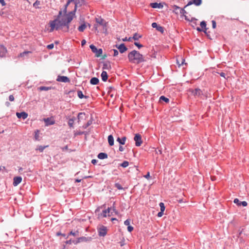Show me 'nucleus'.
I'll return each instance as SVG.
<instances>
[{
	"label": "nucleus",
	"mask_w": 249,
	"mask_h": 249,
	"mask_svg": "<svg viewBox=\"0 0 249 249\" xmlns=\"http://www.w3.org/2000/svg\"><path fill=\"white\" fill-rule=\"evenodd\" d=\"M142 36L141 35H140L139 34L137 33H135L132 37L133 39L135 40H138L139 38H141Z\"/></svg>",
	"instance_id": "nucleus-28"
},
{
	"label": "nucleus",
	"mask_w": 249,
	"mask_h": 249,
	"mask_svg": "<svg viewBox=\"0 0 249 249\" xmlns=\"http://www.w3.org/2000/svg\"><path fill=\"white\" fill-rule=\"evenodd\" d=\"M119 150L120 151L122 152L124 150V148L122 146H120Z\"/></svg>",
	"instance_id": "nucleus-61"
},
{
	"label": "nucleus",
	"mask_w": 249,
	"mask_h": 249,
	"mask_svg": "<svg viewBox=\"0 0 249 249\" xmlns=\"http://www.w3.org/2000/svg\"><path fill=\"white\" fill-rule=\"evenodd\" d=\"M134 45L135 46H136L137 47H138L139 49H140L142 47V45L141 44H140L139 43L137 42H135L134 43Z\"/></svg>",
	"instance_id": "nucleus-45"
},
{
	"label": "nucleus",
	"mask_w": 249,
	"mask_h": 249,
	"mask_svg": "<svg viewBox=\"0 0 249 249\" xmlns=\"http://www.w3.org/2000/svg\"><path fill=\"white\" fill-rule=\"evenodd\" d=\"M127 230L129 232H131L133 230V227L131 226L127 227Z\"/></svg>",
	"instance_id": "nucleus-50"
},
{
	"label": "nucleus",
	"mask_w": 249,
	"mask_h": 249,
	"mask_svg": "<svg viewBox=\"0 0 249 249\" xmlns=\"http://www.w3.org/2000/svg\"><path fill=\"white\" fill-rule=\"evenodd\" d=\"M22 181V178L21 177H16L14 178L13 184L14 186H17Z\"/></svg>",
	"instance_id": "nucleus-10"
},
{
	"label": "nucleus",
	"mask_w": 249,
	"mask_h": 249,
	"mask_svg": "<svg viewBox=\"0 0 249 249\" xmlns=\"http://www.w3.org/2000/svg\"><path fill=\"white\" fill-rule=\"evenodd\" d=\"M220 74V75L224 78H226L225 77V76H226V74L224 72H221L219 73Z\"/></svg>",
	"instance_id": "nucleus-60"
},
{
	"label": "nucleus",
	"mask_w": 249,
	"mask_h": 249,
	"mask_svg": "<svg viewBox=\"0 0 249 249\" xmlns=\"http://www.w3.org/2000/svg\"><path fill=\"white\" fill-rule=\"evenodd\" d=\"M200 26L202 29H206V23L204 21H202L200 22Z\"/></svg>",
	"instance_id": "nucleus-37"
},
{
	"label": "nucleus",
	"mask_w": 249,
	"mask_h": 249,
	"mask_svg": "<svg viewBox=\"0 0 249 249\" xmlns=\"http://www.w3.org/2000/svg\"><path fill=\"white\" fill-rule=\"evenodd\" d=\"M126 137H123L122 138H119L118 137L117 139V141L121 144H125V141H126Z\"/></svg>",
	"instance_id": "nucleus-18"
},
{
	"label": "nucleus",
	"mask_w": 249,
	"mask_h": 249,
	"mask_svg": "<svg viewBox=\"0 0 249 249\" xmlns=\"http://www.w3.org/2000/svg\"><path fill=\"white\" fill-rule=\"evenodd\" d=\"M131 38H132L131 37H129L128 39H127V37H125L123 39V40L124 41H127V40L128 41H130L131 40Z\"/></svg>",
	"instance_id": "nucleus-59"
},
{
	"label": "nucleus",
	"mask_w": 249,
	"mask_h": 249,
	"mask_svg": "<svg viewBox=\"0 0 249 249\" xmlns=\"http://www.w3.org/2000/svg\"><path fill=\"white\" fill-rule=\"evenodd\" d=\"M115 187H116L118 190H122L123 188V187H122V186L120 184H119V183H116L115 184Z\"/></svg>",
	"instance_id": "nucleus-39"
},
{
	"label": "nucleus",
	"mask_w": 249,
	"mask_h": 249,
	"mask_svg": "<svg viewBox=\"0 0 249 249\" xmlns=\"http://www.w3.org/2000/svg\"><path fill=\"white\" fill-rule=\"evenodd\" d=\"M111 211V208H108L107 209L103 211L101 214H99L98 217H106L107 216V215L109 216L110 215V213Z\"/></svg>",
	"instance_id": "nucleus-6"
},
{
	"label": "nucleus",
	"mask_w": 249,
	"mask_h": 249,
	"mask_svg": "<svg viewBox=\"0 0 249 249\" xmlns=\"http://www.w3.org/2000/svg\"><path fill=\"white\" fill-rule=\"evenodd\" d=\"M51 89V87H44V86H41L38 88L39 90L40 91H42V90L47 91V90L50 89Z\"/></svg>",
	"instance_id": "nucleus-29"
},
{
	"label": "nucleus",
	"mask_w": 249,
	"mask_h": 249,
	"mask_svg": "<svg viewBox=\"0 0 249 249\" xmlns=\"http://www.w3.org/2000/svg\"><path fill=\"white\" fill-rule=\"evenodd\" d=\"M85 115V113L84 112H80L78 115V119L79 120L80 118H82L83 117V116H84Z\"/></svg>",
	"instance_id": "nucleus-43"
},
{
	"label": "nucleus",
	"mask_w": 249,
	"mask_h": 249,
	"mask_svg": "<svg viewBox=\"0 0 249 249\" xmlns=\"http://www.w3.org/2000/svg\"><path fill=\"white\" fill-rule=\"evenodd\" d=\"M196 20L197 19L194 18H191V25L194 27L196 25Z\"/></svg>",
	"instance_id": "nucleus-27"
},
{
	"label": "nucleus",
	"mask_w": 249,
	"mask_h": 249,
	"mask_svg": "<svg viewBox=\"0 0 249 249\" xmlns=\"http://www.w3.org/2000/svg\"><path fill=\"white\" fill-rule=\"evenodd\" d=\"M129 165V162L127 161H124L121 164V166L124 168L127 167Z\"/></svg>",
	"instance_id": "nucleus-33"
},
{
	"label": "nucleus",
	"mask_w": 249,
	"mask_h": 249,
	"mask_svg": "<svg viewBox=\"0 0 249 249\" xmlns=\"http://www.w3.org/2000/svg\"><path fill=\"white\" fill-rule=\"evenodd\" d=\"M130 222H131V220L130 219H127L124 222V224L125 225L127 226V227H128L129 226H130Z\"/></svg>",
	"instance_id": "nucleus-40"
},
{
	"label": "nucleus",
	"mask_w": 249,
	"mask_h": 249,
	"mask_svg": "<svg viewBox=\"0 0 249 249\" xmlns=\"http://www.w3.org/2000/svg\"><path fill=\"white\" fill-rule=\"evenodd\" d=\"M38 132V131L37 130L36 132V135H35V139L36 140H38V134H37V133Z\"/></svg>",
	"instance_id": "nucleus-54"
},
{
	"label": "nucleus",
	"mask_w": 249,
	"mask_h": 249,
	"mask_svg": "<svg viewBox=\"0 0 249 249\" xmlns=\"http://www.w3.org/2000/svg\"><path fill=\"white\" fill-rule=\"evenodd\" d=\"M103 21H104V20L102 18H101V19L97 18L96 19V22L101 25L103 24Z\"/></svg>",
	"instance_id": "nucleus-42"
},
{
	"label": "nucleus",
	"mask_w": 249,
	"mask_h": 249,
	"mask_svg": "<svg viewBox=\"0 0 249 249\" xmlns=\"http://www.w3.org/2000/svg\"><path fill=\"white\" fill-rule=\"evenodd\" d=\"M71 235H72L73 236H76L78 235V231H76L75 232L71 231L70 233Z\"/></svg>",
	"instance_id": "nucleus-47"
},
{
	"label": "nucleus",
	"mask_w": 249,
	"mask_h": 249,
	"mask_svg": "<svg viewBox=\"0 0 249 249\" xmlns=\"http://www.w3.org/2000/svg\"><path fill=\"white\" fill-rule=\"evenodd\" d=\"M234 203L236 204L238 206H240V203L241 202L238 198L234 199L233 201Z\"/></svg>",
	"instance_id": "nucleus-44"
},
{
	"label": "nucleus",
	"mask_w": 249,
	"mask_h": 249,
	"mask_svg": "<svg viewBox=\"0 0 249 249\" xmlns=\"http://www.w3.org/2000/svg\"><path fill=\"white\" fill-rule=\"evenodd\" d=\"M9 100L10 101H13L14 100V97L13 96V95H10L9 97Z\"/></svg>",
	"instance_id": "nucleus-52"
},
{
	"label": "nucleus",
	"mask_w": 249,
	"mask_h": 249,
	"mask_svg": "<svg viewBox=\"0 0 249 249\" xmlns=\"http://www.w3.org/2000/svg\"><path fill=\"white\" fill-rule=\"evenodd\" d=\"M108 142L110 146H112L114 144V138L112 135H110L108 136Z\"/></svg>",
	"instance_id": "nucleus-20"
},
{
	"label": "nucleus",
	"mask_w": 249,
	"mask_h": 249,
	"mask_svg": "<svg viewBox=\"0 0 249 249\" xmlns=\"http://www.w3.org/2000/svg\"><path fill=\"white\" fill-rule=\"evenodd\" d=\"M48 146H49L48 145H46V146H43L40 145V146H37V148L36 149V150H38L40 152H42L43 151V150H44V149L46 147H48Z\"/></svg>",
	"instance_id": "nucleus-24"
},
{
	"label": "nucleus",
	"mask_w": 249,
	"mask_h": 249,
	"mask_svg": "<svg viewBox=\"0 0 249 249\" xmlns=\"http://www.w3.org/2000/svg\"><path fill=\"white\" fill-rule=\"evenodd\" d=\"M74 0H68V2H67V4L65 5V13H66L67 7L68 6V5L70 4V3L71 2L74 1Z\"/></svg>",
	"instance_id": "nucleus-48"
},
{
	"label": "nucleus",
	"mask_w": 249,
	"mask_h": 249,
	"mask_svg": "<svg viewBox=\"0 0 249 249\" xmlns=\"http://www.w3.org/2000/svg\"><path fill=\"white\" fill-rule=\"evenodd\" d=\"M91 124V122H88L87 123V124H85V125H84L83 126V127H84V128H87V127H88L89 125H90V124Z\"/></svg>",
	"instance_id": "nucleus-51"
},
{
	"label": "nucleus",
	"mask_w": 249,
	"mask_h": 249,
	"mask_svg": "<svg viewBox=\"0 0 249 249\" xmlns=\"http://www.w3.org/2000/svg\"><path fill=\"white\" fill-rule=\"evenodd\" d=\"M86 43V40L85 39H83L82 40V42H81V45L82 46H83L84 45H85Z\"/></svg>",
	"instance_id": "nucleus-56"
},
{
	"label": "nucleus",
	"mask_w": 249,
	"mask_h": 249,
	"mask_svg": "<svg viewBox=\"0 0 249 249\" xmlns=\"http://www.w3.org/2000/svg\"><path fill=\"white\" fill-rule=\"evenodd\" d=\"M85 241H86V238L85 237H81L78 238L77 241L76 242L75 244H77L78 243Z\"/></svg>",
	"instance_id": "nucleus-32"
},
{
	"label": "nucleus",
	"mask_w": 249,
	"mask_h": 249,
	"mask_svg": "<svg viewBox=\"0 0 249 249\" xmlns=\"http://www.w3.org/2000/svg\"><path fill=\"white\" fill-rule=\"evenodd\" d=\"M202 3V0H193V1H189L187 5L185 6L186 7V6L191 5L192 4H194L196 6L200 5Z\"/></svg>",
	"instance_id": "nucleus-15"
},
{
	"label": "nucleus",
	"mask_w": 249,
	"mask_h": 249,
	"mask_svg": "<svg viewBox=\"0 0 249 249\" xmlns=\"http://www.w3.org/2000/svg\"><path fill=\"white\" fill-rule=\"evenodd\" d=\"M111 69V66L109 62H105L103 63V69L110 70Z\"/></svg>",
	"instance_id": "nucleus-16"
},
{
	"label": "nucleus",
	"mask_w": 249,
	"mask_h": 249,
	"mask_svg": "<svg viewBox=\"0 0 249 249\" xmlns=\"http://www.w3.org/2000/svg\"><path fill=\"white\" fill-rule=\"evenodd\" d=\"M240 206L242 205L244 207H246L248 205L247 202L246 201H245L241 202L240 203Z\"/></svg>",
	"instance_id": "nucleus-49"
},
{
	"label": "nucleus",
	"mask_w": 249,
	"mask_h": 249,
	"mask_svg": "<svg viewBox=\"0 0 249 249\" xmlns=\"http://www.w3.org/2000/svg\"><path fill=\"white\" fill-rule=\"evenodd\" d=\"M101 76L102 80L103 81H104V82L107 81V78H108V75H107V72L106 71H103V72L101 73Z\"/></svg>",
	"instance_id": "nucleus-17"
},
{
	"label": "nucleus",
	"mask_w": 249,
	"mask_h": 249,
	"mask_svg": "<svg viewBox=\"0 0 249 249\" xmlns=\"http://www.w3.org/2000/svg\"><path fill=\"white\" fill-rule=\"evenodd\" d=\"M159 205L160 208V211L162 212H164L165 210V206L164 203L162 202H160Z\"/></svg>",
	"instance_id": "nucleus-36"
},
{
	"label": "nucleus",
	"mask_w": 249,
	"mask_h": 249,
	"mask_svg": "<svg viewBox=\"0 0 249 249\" xmlns=\"http://www.w3.org/2000/svg\"><path fill=\"white\" fill-rule=\"evenodd\" d=\"M97 161L96 160L93 159L91 160V163L93 164H95L96 163Z\"/></svg>",
	"instance_id": "nucleus-63"
},
{
	"label": "nucleus",
	"mask_w": 249,
	"mask_h": 249,
	"mask_svg": "<svg viewBox=\"0 0 249 249\" xmlns=\"http://www.w3.org/2000/svg\"><path fill=\"white\" fill-rule=\"evenodd\" d=\"M179 13L181 15H182L184 17V16H186L185 14L186 13V11L184 9H180L179 10Z\"/></svg>",
	"instance_id": "nucleus-41"
},
{
	"label": "nucleus",
	"mask_w": 249,
	"mask_h": 249,
	"mask_svg": "<svg viewBox=\"0 0 249 249\" xmlns=\"http://www.w3.org/2000/svg\"><path fill=\"white\" fill-rule=\"evenodd\" d=\"M7 53V50L6 48L1 46V57H2L4 54Z\"/></svg>",
	"instance_id": "nucleus-26"
},
{
	"label": "nucleus",
	"mask_w": 249,
	"mask_h": 249,
	"mask_svg": "<svg viewBox=\"0 0 249 249\" xmlns=\"http://www.w3.org/2000/svg\"><path fill=\"white\" fill-rule=\"evenodd\" d=\"M53 47H54V45L53 43L49 44V45H47V48L49 50H51V49H53Z\"/></svg>",
	"instance_id": "nucleus-46"
},
{
	"label": "nucleus",
	"mask_w": 249,
	"mask_h": 249,
	"mask_svg": "<svg viewBox=\"0 0 249 249\" xmlns=\"http://www.w3.org/2000/svg\"><path fill=\"white\" fill-rule=\"evenodd\" d=\"M98 158L103 160L107 158V155L105 153H100L98 155Z\"/></svg>",
	"instance_id": "nucleus-22"
},
{
	"label": "nucleus",
	"mask_w": 249,
	"mask_h": 249,
	"mask_svg": "<svg viewBox=\"0 0 249 249\" xmlns=\"http://www.w3.org/2000/svg\"><path fill=\"white\" fill-rule=\"evenodd\" d=\"M116 47L118 48L121 53H124L127 50V48L125 47L124 43H122L119 46L116 45Z\"/></svg>",
	"instance_id": "nucleus-9"
},
{
	"label": "nucleus",
	"mask_w": 249,
	"mask_h": 249,
	"mask_svg": "<svg viewBox=\"0 0 249 249\" xmlns=\"http://www.w3.org/2000/svg\"><path fill=\"white\" fill-rule=\"evenodd\" d=\"M163 212L160 211V212H159L158 213V217H161L163 215Z\"/></svg>",
	"instance_id": "nucleus-53"
},
{
	"label": "nucleus",
	"mask_w": 249,
	"mask_h": 249,
	"mask_svg": "<svg viewBox=\"0 0 249 249\" xmlns=\"http://www.w3.org/2000/svg\"><path fill=\"white\" fill-rule=\"evenodd\" d=\"M213 28H215L216 27V22L214 20L212 21Z\"/></svg>",
	"instance_id": "nucleus-55"
},
{
	"label": "nucleus",
	"mask_w": 249,
	"mask_h": 249,
	"mask_svg": "<svg viewBox=\"0 0 249 249\" xmlns=\"http://www.w3.org/2000/svg\"><path fill=\"white\" fill-rule=\"evenodd\" d=\"M189 91L192 93L195 96L199 97L203 95L202 91L199 89H190Z\"/></svg>",
	"instance_id": "nucleus-5"
},
{
	"label": "nucleus",
	"mask_w": 249,
	"mask_h": 249,
	"mask_svg": "<svg viewBox=\"0 0 249 249\" xmlns=\"http://www.w3.org/2000/svg\"><path fill=\"white\" fill-rule=\"evenodd\" d=\"M111 208V210H112L113 211V212H114L115 213H117V212L115 209V207L113 206L112 207V208Z\"/></svg>",
	"instance_id": "nucleus-57"
},
{
	"label": "nucleus",
	"mask_w": 249,
	"mask_h": 249,
	"mask_svg": "<svg viewBox=\"0 0 249 249\" xmlns=\"http://www.w3.org/2000/svg\"><path fill=\"white\" fill-rule=\"evenodd\" d=\"M150 6L153 8H162L163 5L161 3L153 2L150 3Z\"/></svg>",
	"instance_id": "nucleus-13"
},
{
	"label": "nucleus",
	"mask_w": 249,
	"mask_h": 249,
	"mask_svg": "<svg viewBox=\"0 0 249 249\" xmlns=\"http://www.w3.org/2000/svg\"><path fill=\"white\" fill-rule=\"evenodd\" d=\"M74 119H71L69 120V122H68V124L69 125V126L70 127H72L73 126V123H74Z\"/></svg>",
	"instance_id": "nucleus-38"
},
{
	"label": "nucleus",
	"mask_w": 249,
	"mask_h": 249,
	"mask_svg": "<svg viewBox=\"0 0 249 249\" xmlns=\"http://www.w3.org/2000/svg\"><path fill=\"white\" fill-rule=\"evenodd\" d=\"M185 59L179 57L177 59V63L178 64V66L180 67V66L182 65L183 63H184Z\"/></svg>",
	"instance_id": "nucleus-21"
},
{
	"label": "nucleus",
	"mask_w": 249,
	"mask_h": 249,
	"mask_svg": "<svg viewBox=\"0 0 249 249\" xmlns=\"http://www.w3.org/2000/svg\"><path fill=\"white\" fill-rule=\"evenodd\" d=\"M129 61L132 63L139 64L145 60L143 55L136 50H133L128 54Z\"/></svg>",
	"instance_id": "nucleus-2"
},
{
	"label": "nucleus",
	"mask_w": 249,
	"mask_h": 249,
	"mask_svg": "<svg viewBox=\"0 0 249 249\" xmlns=\"http://www.w3.org/2000/svg\"><path fill=\"white\" fill-rule=\"evenodd\" d=\"M152 27L154 28H156L158 31L162 33L164 32L163 28L161 26L158 25L156 22H153L152 23Z\"/></svg>",
	"instance_id": "nucleus-12"
},
{
	"label": "nucleus",
	"mask_w": 249,
	"mask_h": 249,
	"mask_svg": "<svg viewBox=\"0 0 249 249\" xmlns=\"http://www.w3.org/2000/svg\"><path fill=\"white\" fill-rule=\"evenodd\" d=\"M86 27L85 24H83L78 27V30L79 32H82L85 30Z\"/></svg>",
	"instance_id": "nucleus-25"
},
{
	"label": "nucleus",
	"mask_w": 249,
	"mask_h": 249,
	"mask_svg": "<svg viewBox=\"0 0 249 249\" xmlns=\"http://www.w3.org/2000/svg\"><path fill=\"white\" fill-rule=\"evenodd\" d=\"M77 95H78V97L79 98H80V99H82V98H84L87 99L88 97L87 96L84 95V94H83L82 91H81V90H78L77 91Z\"/></svg>",
	"instance_id": "nucleus-23"
},
{
	"label": "nucleus",
	"mask_w": 249,
	"mask_h": 249,
	"mask_svg": "<svg viewBox=\"0 0 249 249\" xmlns=\"http://www.w3.org/2000/svg\"><path fill=\"white\" fill-rule=\"evenodd\" d=\"M76 10V5H75L74 11L70 12L69 14H65L62 15V12L59 11L57 18L49 22L50 26V32H53L54 30H62L65 32H68L69 29V23L72 20L75 12Z\"/></svg>",
	"instance_id": "nucleus-1"
},
{
	"label": "nucleus",
	"mask_w": 249,
	"mask_h": 249,
	"mask_svg": "<svg viewBox=\"0 0 249 249\" xmlns=\"http://www.w3.org/2000/svg\"><path fill=\"white\" fill-rule=\"evenodd\" d=\"M16 115L18 118H22L24 120L28 117V114L25 112H17Z\"/></svg>",
	"instance_id": "nucleus-11"
},
{
	"label": "nucleus",
	"mask_w": 249,
	"mask_h": 249,
	"mask_svg": "<svg viewBox=\"0 0 249 249\" xmlns=\"http://www.w3.org/2000/svg\"><path fill=\"white\" fill-rule=\"evenodd\" d=\"M173 8L174 9V11L176 13V14H178V11H179V10H180V8L177 6V5H174L173 6Z\"/></svg>",
	"instance_id": "nucleus-31"
},
{
	"label": "nucleus",
	"mask_w": 249,
	"mask_h": 249,
	"mask_svg": "<svg viewBox=\"0 0 249 249\" xmlns=\"http://www.w3.org/2000/svg\"><path fill=\"white\" fill-rule=\"evenodd\" d=\"M99 82V79L96 77H92L90 80V83L91 85H97Z\"/></svg>",
	"instance_id": "nucleus-19"
},
{
	"label": "nucleus",
	"mask_w": 249,
	"mask_h": 249,
	"mask_svg": "<svg viewBox=\"0 0 249 249\" xmlns=\"http://www.w3.org/2000/svg\"><path fill=\"white\" fill-rule=\"evenodd\" d=\"M155 151H156V153L157 154H161L162 153V152L159 149V150H155Z\"/></svg>",
	"instance_id": "nucleus-58"
},
{
	"label": "nucleus",
	"mask_w": 249,
	"mask_h": 249,
	"mask_svg": "<svg viewBox=\"0 0 249 249\" xmlns=\"http://www.w3.org/2000/svg\"><path fill=\"white\" fill-rule=\"evenodd\" d=\"M184 17L185 20L191 21V19H190L187 16H184Z\"/></svg>",
	"instance_id": "nucleus-62"
},
{
	"label": "nucleus",
	"mask_w": 249,
	"mask_h": 249,
	"mask_svg": "<svg viewBox=\"0 0 249 249\" xmlns=\"http://www.w3.org/2000/svg\"><path fill=\"white\" fill-rule=\"evenodd\" d=\"M160 100L164 101L166 103H168L169 102V99L164 96H160Z\"/></svg>",
	"instance_id": "nucleus-30"
},
{
	"label": "nucleus",
	"mask_w": 249,
	"mask_h": 249,
	"mask_svg": "<svg viewBox=\"0 0 249 249\" xmlns=\"http://www.w3.org/2000/svg\"><path fill=\"white\" fill-rule=\"evenodd\" d=\"M134 140L135 142V145L136 146H140L142 143V137L140 134H136L134 138Z\"/></svg>",
	"instance_id": "nucleus-4"
},
{
	"label": "nucleus",
	"mask_w": 249,
	"mask_h": 249,
	"mask_svg": "<svg viewBox=\"0 0 249 249\" xmlns=\"http://www.w3.org/2000/svg\"><path fill=\"white\" fill-rule=\"evenodd\" d=\"M44 121L45 122L46 125H53L54 124V121L49 118L44 119Z\"/></svg>",
	"instance_id": "nucleus-14"
},
{
	"label": "nucleus",
	"mask_w": 249,
	"mask_h": 249,
	"mask_svg": "<svg viewBox=\"0 0 249 249\" xmlns=\"http://www.w3.org/2000/svg\"><path fill=\"white\" fill-rule=\"evenodd\" d=\"M107 228L102 226L99 229V235L100 236H104L107 234Z\"/></svg>",
	"instance_id": "nucleus-8"
},
{
	"label": "nucleus",
	"mask_w": 249,
	"mask_h": 249,
	"mask_svg": "<svg viewBox=\"0 0 249 249\" xmlns=\"http://www.w3.org/2000/svg\"><path fill=\"white\" fill-rule=\"evenodd\" d=\"M57 81L64 82V83H68L70 82L69 78L65 76H58L56 79Z\"/></svg>",
	"instance_id": "nucleus-7"
},
{
	"label": "nucleus",
	"mask_w": 249,
	"mask_h": 249,
	"mask_svg": "<svg viewBox=\"0 0 249 249\" xmlns=\"http://www.w3.org/2000/svg\"><path fill=\"white\" fill-rule=\"evenodd\" d=\"M92 52L95 53V56L97 57H100L102 54L103 51L102 49H97L93 45H90L89 46Z\"/></svg>",
	"instance_id": "nucleus-3"
},
{
	"label": "nucleus",
	"mask_w": 249,
	"mask_h": 249,
	"mask_svg": "<svg viewBox=\"0 0 249 249\" xmlns=\"http://www.w3.org/2000/svg\"><path fill=\"white\" fill-rule=\"evenodd\" d=\"M110 52L111 53H113V55L114 56H116L117 55H118V51L117 50H115V49L111 50L110 51Z\"/></svg>",
	"instance_id": "nucleus-34"
},
{
	"label": "nucleus",
	"mask_w": 249,
	"mask_h": 249,
	"mask_svg": "<svg viewBox=\"0 0 249 249\" xmlns=\"http://www.w3.org/2000/svg\"><path fill=\"white\" fill-rule=\"evenodd\" d=\"M31 52H29V51H25L22 53H20L19 55H18V57H24L25 55H27V54H28L29 53H30Z\"/></svg>",
	"instance_id": "nucleus-35"
},
{
	"label": "nucleus",
	"mask_w": 249,
	"mask_h": 249,
	"mask_svg": "<svg viewBox=\"0 0 249 249\" xmlns=\"http://www.w3.org/2000/svg\"><path fill=\"white\" fill-rule=\"evenodd\" d=\"M1 4L3 6L5 5V3L4 0H1Z\"/></svg>",
	"instance_id": "nucleus-64"
}]
</instances>
